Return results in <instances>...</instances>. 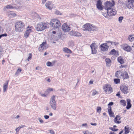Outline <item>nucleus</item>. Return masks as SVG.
<instances>
[{"label": "nucleus", "instance_id": "obj_1", "mask_svg": "<svg viewBox=\"0 0 134 134\" xmlns=\"http://www.w3.org/2000/svg\"><path fill=\"white\" fill-rule=\"evenodd\" d=\"M84 30L88 31L90 32L91 31H96L98 30V28L96 26L92 24L87 23L83 26Z\"/></svg>", "mask_w": 134, "mask_h": 134}, {"label": "nucleus", "instance_id": "obj_2", "mask_svg": "<svg viewBox=\"0 0 134 134\" xmlns=\"http://www.w3.org/2000/svg\"><path fill=\"white\" fill-rule=\"evenodd\" d=\"M25 29V24L21 21L16 22L15 24V30L16 32L23 31Z\"/></svg>", "mask_w": 134, "mask_h": 134}, {"label": "nucleus", "instance_id": "obj_3", "mask_svg": "<svg viewBox=\"0 0 134 134\" xmlns=\"http://www.w3.org/2000/svg\"><path fill=\"white\" fill-rule=\"evenodd\" d=\"M47 28V24L44 22H40L35 26V30L37 31H42Z\"/></svg>", "mask_w": 134, "mask_h": 134}, {"label": "nucleus", "instance_id": "obj_4", "mask_svg": "<svg viewBox=\"0 0 134 134\" xmlns=\"http://www.w3.org/2000/svg\"><path fill=\"white\" fill-rule=\"evenodd\" d=\"M107 13L102 12V14L105 17L108 19H109L110 16L115 15L116 13V10L112 8L110 9L109 12L107 11Z\"/></svg>", "mask_w": 134, "mask_h": 134}, {"label": "nucleus", "instance_id": "obj_5", "mask_svg": "<svg viewBox=\"0 0 134 134\" xmlns=\"http://www.w3.org/2000/svg\"><path fill=\"white\" fill-rule=\"evenodd\" d=\"M50 25L54 28L56 29L59 27L60 26L61 24L59 20L53 19L51 21Z\"/></svg>", "mask_w": 134, "mask_h": 134}, {"label": "nucleus", "instance_id": "obj_6", "mask_svg": "<svg viewBox=\"0 0 134 134\" xmlns=\"http://www.w3.org/2000/svg\"><path fill=\"white\" fill-rule=\"evenodd\" d=\"M56 96L53 95L51 97L49 102V104L51 108L54 110H55L57 108V103L55 100V97Z\"/></svg>", "mask_w": 134, "mask_h": 134}, {"label": "nucleus", "instance_id": "obj_7", "mask_svg": "<svg viewBox=\"0 0 134 134\" xmlns=\"http://www.w3.org/2000/svg\"><path fill=\"white\" fill-rule=\"evenodd\" d=\"M113 3L109 1L106 2L104 4V9L107 10V11L109 12L110 9L112 8L115 5V3L114 1H112Z\"/></svg>", "mask_w": 134, "mask_h": 134}, {"label": "nucleus", "instance_id": "obj_8", "mask_svg": "<svg viewBox=\"0 0 134 134\" xmlns=\"http://www.w3.org/2000/svg\"><path fill=\"white\" fill-rule=\"evenodd\" d=\"M103 88L105 93L107 94H110L113 92L112 87L110 85L108 84H106L104 86Z\"/></svg>", "mask_w": 134, "mask_h": 134}, {"label": "nucleus", "instance_id": "obj_9", "mask_svg": "<svg viewBox=\"0 0 134 134\" xmlns=\"http://www.w3.org/2000/svg\"><path fill=\"white\" fill-rule=\"evenodd\" d=\"M134 0H127L125 2L126 6L129 9H133V2Z\"/></svg>", "mask_w": 134, "mask_h": 134}, {"label": "nucleus", "instance_id": "obj_10", "mask_svg": "<svg viewBox=\"0 0 134 134\" xmlns=\"http://www.w3.org/2000/svg\"><path fill=\"white\" fill-rule=\"evenodd\" d=\"M121 47L124 50L127 52H130L132 50V48L131 46L126 44L122 45Z\"/></svg>", "mask_w": 134, "mask_h": 134}, {"label": "nucleus", "instance_id": "obj_11", "mask_svg": "<svg viewBox=\"0 0 134 134\" xmlns=\"http://www.w3.org/2000/svg\"><path fill=\"white\" fill-rule=\"evenodd\" d=\"M91 49L92 53L94 54L96 53L97 52V46L95 43H92L90 46Z\"/></svg>", "mask_w": 134, "mask_h": 134}, {"label": "nucleus", "instance_id": "obj_12", "mask_svg": "<svg viewBox=\"0 0 134 134\" xmlns=\"http://www.w3.org/2000/svg\"><path fill=\"white\" fill-rule=\"evenodd\" d=\"M101 50L103 51H106L108 50L109 46H108L106 43H105L101 44L100 46Z\"/></svg>", "mask_w": 134, "mask_h": 134}, {"label": "nucleus", "instance_id": "obj_13", "mask_svg": "<svg viewBox=\"0 0 134 134\" xmlns=\"http://www.w3.org/2000/svg\"><path fill=\"white\" fill-rule=\"evenodd\" d=\"M70 27L67 25L66 23H64L62 26V29L65 32H67L70 30Z\"/></svg>", "mask_w": 134, "mask_h": 134}, {"label": "nucleus", "instance_id": "obj_14", "mask_svg": "<svg viewBox=\"0 0 134 134\" xmlns=\"http://www.w3.org/2000/svg\"><path fill=\"white\" fill-rule=\"evenodd\" d=\"M120 89L122 92L124 94H127L128 93V87L125 85H122L120 86Z\"/></svg>", "mask_w": 134, "mask_h": 134}, {"label": "nucleus", "instance_id": "obj_15", "mask_svg": "<svg viewBox=\"0 0 134 134\" xmlns=\"http://www.w3.org/2000/svg\"><path fill=\"white\" fill-rule=\"evenodd\" d=\"M46 42H43L41 44L39 48V50L40 51H42L45 49L47 47L46 46Z\"/></svg>", "mask_w": 134, "mask_h": 134}, {"label": "nucleus", "instance_id": "obj_16", "mask_svg": "<svg viewBox=\"0 0 134 134\" xmlns=\"http://www.w3.org/2000/svg\"><path fill=\"white\" fill-rule=\"evenodd\" d=\"M45 6L48 9L51 10L53 8V5L52 2L51 1H48L45 4Z\"/></svg>", "mask_w": 134, "mask_h": 134}, {"label": "nucleus", "instance_id": "obj_17", "mask_svg": "<svg viewBox=\"0 0 134 134\" xmlns=\"http://www.w3.org/2000/svg\"><path fill=\"white\" fill-rule=\"evenodd\" d=\"M96 5L97 8L99 10H102L103 9L102 5V2L100 0L97 1Z\"/></svg>", "mask_w": 134, "mask_h": 134}, {"label": "nucleus", "instance_id": "obj_18", "mask_svg": "<svg viewBox=\"0 0 134 134\" xmlns=\"http://www.w3.org/2000/svg\"><path fill=\"white\" fill-rule=\"evenodd\" d=\"M121 118L119 115H117L114 120V121L115 123L119 124L121 122L119 120H120Z\"/></svg>", "mask_w": 134, "mask_h": 134}, {"label": "nucleus", "instance_id": "obj_19", "mask_svg": "<svg viewBox=\"0 0 134 134\" xmlns=\"http://www.w3.org/2000/svg\"><path fill=\"white\" fill-rule=\"evenodd\" d=\"M70 33L72 35L75 36H81V34L80 33L75 31H71Z\"/></svg>", "mask_w": 134, "mask_h": 134}, {"label": "nucleus", "instance_id": "obj_20", "mask_svg": "<svg viewBox=\"0 0 134 134\" xmlns=\"http://www.w3.org/2000/svg\"><path fill=\"white\" fill-rule=\"evenodd\" d=\"M32 31L31 29H27L24 34V37L26 38H27L29 36L30 33Z\"/></svg>", "mask_w": 134, "mask_h": 134}, {"label": "nucleus", "instance_id": "obj_21", "mask_svg": "<svg viewBox=\"0 0 134 134\" xmlns=\"http://www.w3.org/2000/svg\"><path fill=\"white\" fill-rule=\"evenodd\" d=\"M108 111L110 116L113 117H114V113L113 112H112L111 110V106L108 107Z\"/></svg>", "mask_w": 134, "mask_h": 134}, {"label": "nucleus", "instance_id": "obj_22", "mask_svg": "<svg viewBox=\"0 0 134 134\" xmlns=\"http://www.w3.org/2000/svg\"><path fill=\"white\" fill-rule=\"evenodd\" d=\"M121 75L124 79H127L129 77L128 73L126 72L121 73Z\"/></svg>", "mask_w": 134, "mask_h": 134}, {"label": "nucleus", "instance_id": "obj_23", "mask_svg": "<svg viewBox=\"0 0 134 134\" xmlns=\"http://www.w3.org/2000/svg\"><path fill=\"white\" fill-rule=\"evenodd\" d=\"M127 105L126 107V108L127 109H129L131 107V104L130 103L131 100L130 99H128L127 100Z\"/></svg>", "mask_w": 134, "mask_h": 134}, {"label": "nucleus", "instance_id": "obj_24", "mask_svg": "<svg viewBox=\"0 0 134 134\" xmlns=\"http://www.w3.org/2000/svg\"><path fill=\"white\" fill-rule=\"evenodd\" d=\"M9 82V80H8L6 81V83L4 84L3 86V91L5 92L6 91L8 86V84Z\"/></svg>", "mask_w": 134, "mask_h": 134}, {"label": "nucleus", "instance_id": "obj_25", "mask_svg": "<svg viewBox=\"0 0 134 134\" xmlns=\"http://www.w3.org/2000/svg\"><path fill=\"white\" fill-rule=\"evenodd\" d=\"M118 61L121 64H122L124 63V60L122 57L120 56L118 58Z\"/></svg>", "mask_w": 134, "mask_h": 134}, {"label": "nucleus", "instance_id": "obj_26", "mask_svg": "<svg viewBox=\"0 0 134 134\" xmlns=\"http://www.w3.org/2000/svg\"><path fill=\"white\" fill-rule=\"evenodd\" d=\"M106 65L108 66H110V65L111 62V60L109 58H106L105 60Z\"/></svg>", "mask_w": 134, "mask_h": 134}, {"label": "nucleus", "instance_id": "obj_27", "mask_svg": "<svg viewBox=\"0 0 134 134\" xmlns=\"http://www.w3.org/2000/svg\"><path fill=\"white\" fill-rule=\"evenodd\" d=\"M124 129L125 132L123 134H127L129 133L130 131L129 130V127L128 125L125 126Z\"/></svg>", "mask_w": 134, "mask_h": 134}, {"label": "nucleus", "instance_id": "obj_28", "mask_svg": "<svg viewBox=\"0 0 134 134\" xmlns=\"http://www.w3.org/2000/svg\"><path fill=\"white\" fill-rule=\"evenodd\" d=\"M134 35H130L128 37V40L131 42L133 41L134 40Z\"/></svg>", "mask_w": 134, "mask_h": 134}, {"label": "nucleus", "instance_id": "obj_29", "mask_svg": "<svg viewBox=\"0 0 134 134\" xmlns=\"http://www.w3.org/2000/svg\"><path fill=\"white\" fill-rule=\"evenodd\" d=\"M63 51L67 53H72L71 51L67 48H65L63 49Z\"/></svg>", "mask_w": 134, "mask_h": 134}, {"label": "nucleus", "instance_id": "obj_30", "mask_svg": "<svg viewBox=\"0 0 134 134\" xmlns=\"http://www.w3.org/2000/svg\"><path fill=\"white\" fill-rule=\"evenodd\" d=\"M121 73L120 71H117L115 74V76L117 78H120L121 76Z\"/></svg>", "mask_w": 134, "mask_h": 134}, {"label": "nucleus", "instance_id": "obj_31", "mask_svg": "<svg viewBox=\"0 0 134 134\" xmlns=\"http://www.w3.org/2000/svg\"><path fill=\"white\" fill-rule=\"evenodd\" d=\"M21 71V69L20 68H18L16 72H15V75L16 76H18Z\"/></svg>", "mask_w": 134, "mask_h": 134}, {"label": "nucleus", "instance_id": "obj_32", "mask_svg": "<svg viewBox=\"0 0 134 134\" xmlns=\"http://www.w3.org/2000/svg\"><path fill=\"white\" fill-rule=\"evenodd\" d=\"M120 102L121 105L124 106H125L126 105V101L124 100H120Z\"/></svg>", "mask_w": 134, "mask_h": 134}, {"label": "nucleus", "instance_id": "obj_33", "mask_svg": "<svg viewBox=\"0 0 134 134\" xmlns=\"http://www.w3.org/2000/svg\"><path fill=\"white\" fill-rule=\"evenodd\" d=\"M114 81L115 83L117 84L120 83V80L119 79H114Z\"/></svg>", "mask_w": 134, "mask_h": 134}, {"label": "nucleus", "instance_id": "obj_34", "mask_svg": "<svg viewBox=\"0 0 134 134\" xmlns=\"http://www.w3.org/2000/svg\"><path fill=\"white\" fill-rule=\"evenodd\" d=\"M91 92L92 93V95L93 96H95L96 94H98V92L94 90H92Z\"/></svg>", "mask_w": 134, "mask_h": 134}, {"label": "nucleus", "instance_id": "obj_35", "mask_svg": "<svg viewBox=\"0 0 134 134\" xmlns=\"http://www.w3.org/2000/svg\"><path fill=\"white\" fill-rule=\"evenodd\" d=\"M116 53V51L114 49H112L110 52V54H115Z\"/></svg>", "mask_w": 134, "mask_h": 134}, {"label": "nucleus", "instance_id": "obj_36", "mask_svg": "<svg viewBox=\"0 0 134 134\" xmlns=\"http://www.w3.org/2000/svg\"><path fill=\"white\" fill-rule=\"evenodd\" d=\"M101 110V108L100 107H97V112L99 113H100Z\"/></svg>", "mask_w": 134, "mask_h": 134}, {"label": "nucleus", "instance_id": "obj_37", "mask_svg": "<svg viewBox=\"0 0 134 134\" xmlns=\"http://www.w3.org/2000/svg\"><path fill=\"white\" fill-rule=\"evenodd\" d=\"M124 17L122 16H120L119 18L118 21L120 23H121L122 20L123 19Z\"/></svg>", "mask_w": 134, "mask_h": 134}, {"label": "nucleus", "instance_id": "obj_38", "mask_svg": "<svg viewBox=\"0 0 134 134\" xmlns=\"http://www.w3.org/2000/svg\"><path fill=\"white\" fill-rule=\"evenodd\" d=\"M46 65L48 66H53L52 63L50 62H48L46 63Z\"/></svg>", "mask_w": 134, "mask_h": 134}, {"label": "nucleus", "instance_id": "obj_39", "mask_svg": "<svg viewBox=\"0 0 134 134\" xmlns=\"http://www.w3.org/2000/svg\"><path fill=\"white\" fill-rule=\"evenodd\" d=\"M6 8L7 9H13V7L10 5H7L6 7Z\"/></svg>", "mask_w": 134, "mask_h": 134}, {"label": "nucleus", "instance_id": "obj_40", "mask_svg": "<svg viewBox=\"0 0 134 134\" xmlns=\"http://www.w3.org/2000/svg\"><path fill=\"white\" fill-rule=\"evenodd\" d=\"M53 91V89L51 88H49L46 90V92L48 93H49L51 91Z\"/></svg>", "mask_w": 134, "mask_h": 134}, {"label": "nucleus", "instance_id": "obj_41", "mask_svg": "<svg viewBox=\"0 0 134 134\" xmlns=\"http://www.w3.org/2000/svg\"><path fill=\"white\" fill-rule=\"evenodd\" d=\"M38 120L39 121L40 123L41 124L43 123L44 122L41 119V118H39L38 119Z\"/></svg>", "mask_w": 134, "mask_h": 134}, {"label": "nucleus", "instance_id": "obj_42", "mask_svg": "<svg viewBox=\"0 0 134 134\" xmlns=\"http://www.w3.org/2000/svg\"><path fill=\"white\" fill-rule=\"evenodd\" d=\"M7 36V34H2L1 35H0V39L3 36Z\"/></svg>", "mask_w": 134, "mask_h": 134}, {"label": "nucleus", "instance_id": "obj_43", "mask_svg": "<svg viewBox=\"0 0 134 134\" xmlns=\"http://www.w3.org/2000/svg\"><path fill=\"white\" fill-rule=\"evenodd\" d=\"M30 55L28 57V58H27V60L28 61H29V60H30V59L31 58L32 56V55L31 53H30L29 54Z\"/></svg>", "mask_w": 134, "mask_h": 134}, {"label": "nucleus", "instance_id": "obj_44", "mask_svg": "<svg viewBox=\"0 0 134 134\" xmlns=\"http://www.w3.org/2000/svg\"><path fill=\"white\" fill-rule=\"evenodd\" d=\"M114 104L113 102H110L108 104V107L109 106H110Z\"/></svg>", "mask_w": 134, "mask_h": 134}, {"label": "nucleus", "instance_id": "obj_45", "mask_svg": "<svg viewBox=\"0 0 134 134\" xmlns=\"http://www.w3.org/2000/svg\"><path fill=\"white\" fill-rule=\"evenodd\" d=\"M44 118L46 119H47L49 118V116L47 115H45L44 116Z\"/></svg>", "mask_w": 134, "mask_h": 134}, {"label": "nucleus", "instance_id": "obj_46", "mask_svg": "<svg viewBox=\"0 0 134 134\" xmlns=\"http://www.w3.org/2000/svg\"><path fill=\"white\" fill-rule=\"evenodd\" d=\"M26 127V126L24 125H22L20 126H19L18 127L20 129L24 127Z\"/></svg>", "mask_w": 134, "mask_h": 134}, {"label": "nucleus", "instance_id": "obj_47", "mask_svg": "<svg viewBox=\"0 0 134 134\" xmlns=\"http://www.w3.org/2000/svg\"><path fill=\"white\" fill-rule=\"evenodd\" d=\"M20 130V129H19V128L18 127L15 129V131L16 132L17 134H18V132Z\"/></svg>", "mask_w": 134, "mask_h": 134}, {"label": "nucleus", "instance_id": "obj_48", "mask_svg": "<svg viewBox=\"0 0 134 134\" xmlns=\"http://www.w3.org/2000/svg\"><path fill=\"white\" fill-rule=\"evenodd\" d=\"M50 133L52 134H54V132L52 130H49Z\"/></svg>", "mask_w": 134, "mask_h": 134}, {"label": "nucleus", "instance_id": "obj_49", "mask_svg": "<svg viewBox=\"0 0 134 134\" xmlns=\"http://www.w3.org/2000/svg\"><path fill=\"white\" fill-rule=\"evenodd\" d=\"M116 96H118V97H120V92H118L117 94H116Z\"/></svg>", "mask_w": 134, "mask_h": 134}, {"label": "nucleus", "instance_id": "obj_50", "mask_svg": "<svg viewBox=\"0 0 134 134\" xmlns=\"http://www.w3.org/2000/svg\"><path fill=\"white\" fill-rule=\"evenodd\" d=\"M126 65H121L120 66V68H125L126 67Z\"/></svg>", "mask_w": 134, "mask_h": 134}, {"label": "nucleus", "instance_id": "obj_51", "mask_svg": "<svg viewBox=\"0 0 134 134\" xmlns=\"http://www.w3.org/2000/svg\"><path fill=\"white\" fill-rule=\"evenodd\" d=\"M83 126H86V127H87V124H86V123H85V124H83L82 125V127Z\"/></svg>", "mask_w": 134, "mask_h": 134}, {"label": "nucleus", "instance_id": "obj_52", "mask_svg": "<svg viewBox=\"0 0 134 134\" xmlns=\"http://www.w3.org/2000/svg\"><path fill=\"white\" fill-rule=\"evenodd\" d=\"M91 125H92L96 126L97 125V124L96 123H91Z\"/></svg>", "mask_w": 134, "mask_h": 134}, {"label": "nucleus", "instance_id": "obj_53", "mask_svg": "<svg viewBox=\"0 0 134 134\" xmlns=\"http://www.w3.org/2000/svg\"><path fill=\"white\" fill-rule=\"evenodd\" d=\"M56 14H58V15H60L61 14L58 11H56Z\"/></svg>", "mask_w": 134, "mask_h": 134}, {"label": "nucleus", "instance_id": "obj_54", "mask_svg": "<svg viewBox=\"0 0 134 134\" xmlns=\"http://www.w3.org/2000/svg\"><path fill=\"white\" fill-rule=\"evenodd\" d=\"M46 0H42V3L44 4L46 1Z\"/></svg>", "mask_w": 134, "mask_h": 134}, {"label": "nucleus", "instance_id": "obj_55", "mask_svg": "<svg viewBox=\"0 0 134 134\" xmlns=\"http://www.w3.org/2000/svg\"><path fill=\"white\" fill-rule=\"evenodd\" d=\"M118 129H114L113 131H116L118 130Z\"/></svg>", "mask_w": 134, "mask_h": 134}, {"label": "nucleus", "instance_id": "obj_56", "mask_svg": "<svg viewBox=\"0 0 134 134\" xmlns=\"http://www.w3.org/2000/svg\"><path fill=\"white\" fill-rule=\"evenodd\" d=\"M109 134H116L115 133L112 132H110L109 133Z\"/></svg>", "mask_w": 134, "mask_h": 134}, {"label": "nucleus", "instance_id": "obj_57", "mask_svg": "<svg viewBox=\"0 0 134 134\" xmlns=\"http://www.w3.org/2000/svg\"><path fill=\"white\" fill-rule=\"evenodd\" d=\"M41 96H42V97H46V95H45V94H41Z\"/></svg>", "mask_w": 134, "mask_h": 134}, {"label": "nucleus", "instance_id": "obj_58", "mask_svg": "<svg viewBox=\"0 0 134 134\" xmlns=\"http://www.w3.org/2000/svg\"><path fill=\"white\" fill-rule=\"evenodd\" d=\"M20 117V116L19 115H17L16 116V117H15V118L17 119H18Z\"/></svg>", "mask_w": 134, "mask_h": 134}, {"label": "nucleus", "instance_id": "obj_59", "mask_svg": "<svg viewBox=\"0 0 134 134\" xmlns=\"http://www.w3.org/2000/svg\"><path fill=\"white\" fill-rule=\"evenodd\" d=\"M89 83L91 84H92L93 83V81H90L89 82Z\"/></svg>", "mask_w": 134, "mask_h": 134}, {"label": "nucleus", "instance_id": "obj_60", "mask_svg": "<svg viewBox=\"0 0 134 134\" xmlns=\"http://www.w3.org/2000/svg\"><path fill=\"white\" fill-rule=\"evenodd\" d=\"M109 129L110 130H111L112 131H113V129H114V128H112V127H109Z\"/></svg>", "mask_w": 134, "mask_h": 134}, {"label": "nucleus", "instance_id": "obj_61", "mask_svg": "<svg viewBox=\"0 0 134 134\" xmlns=\"http://www.w3.org/2000/svg\"><path fill=\"white\" fill-rule=\"evenodd\" d=\"M47 81L48 82H50V79H49V78H48V79L47 80Z\"/></svg>", "mask_w": 134, "mask_h": 134}, {"label": "nucleus", "instance_id": "obj_62", "mask_svg": "<svg viewBox=\"0 0 134 134\" xmlns=\"http://www.w3.org/2000/svg\"><path fill=\"white\" fill-rule=\"evenodd\" d=\"M5 60L4 59L3 60H2V64H4V63L5 62Z\"/></svg>", "mask_w": 134, "mask_h": 134}, {"label": "nucleus", "instance_id": "obj_63", "mask_svg": "<svg viewBox=\"0 0 134 134\" xmlns=\"http://www.w3.org/2000/svg\"><path fill=\"white\" fill-rule=\"evenodd\" d=\"M49 115L50 116H52L53 115V114L52 113H49Z\"/></svg>", "mask_w": 134, "mask_h": 134}, {"label": "nucleus", "instance_id": "obj_64", "mask_svg": "<svg viewBox=\"0 0 134 134\" xmlns=\"http://www.w3.org/2000/svg\"><path fill=\"white\" fill-rule=\"evenodd\" d=\"M56 32L55 31H52V33L54 34H56Z\"/></svg>", "mask_w": 134, "mask_h": 134}]
</instances>
